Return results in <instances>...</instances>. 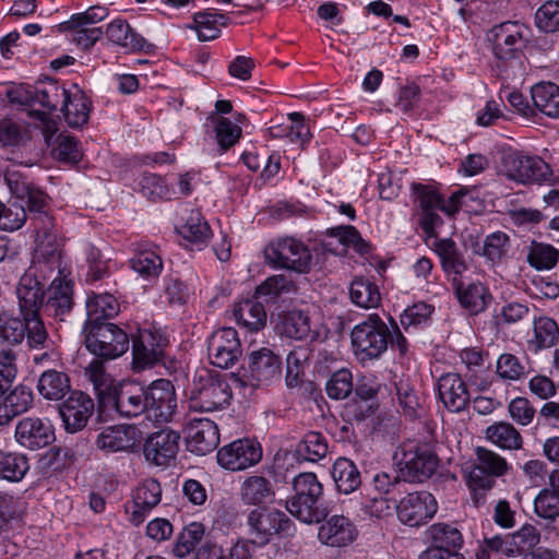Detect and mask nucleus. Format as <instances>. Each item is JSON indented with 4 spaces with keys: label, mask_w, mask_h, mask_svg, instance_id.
Masks as SVG:
<instances>
[{
    "label": "nucleus",
    "mask_w": 559,
    "mask_h": 559,
    "mask_svg": "<svg viewBox=\"0 0 559 559\" xmlns=\"http://www.w3.org/2000/svg\"><path fill=\"white\" fill-rule=\"evenodd\" d=\"M4 180L11 194L24 201L27 210L34 214L32 223L36 233L35 240L59 238L55 219L45 210L48 205V195L19 171H9Z\"/></svg>",
    "instance_id": "obj_1"
},
{
    "label": "nucleus",
    "mask_w": 559,
    "mask_h": 559,
    "mask_svg": "<svg viewBox=\"0 0 559 559\" xmlns=\"http://www.w3.org/2000/svg\"><path fill=\"white\" fill-rule=\"evenodd\" d=\"M294 495L286 502L287 511L304 523H319L328 515L323 507V487L314 473H301L293 480Z\"/></svg>",
    "instance_id": "obj_2"
},
{
    "label": "nucleus",
    "mask_w": 559,
    "mask_h": 559,
    "mask_svg": "<svg viewBox=\"0 0 559 559\" xmlns=\"http://www.w3.org/2000/svg\"><path fill=\"white\" fill-rule=\"evenodd\" d=\"M352 345L356 358L365 364L381 357L388 349L390 330L376 313L355 325L352 331Z\"/></svg>",
    "instance_id": "obj_3"
},
{
    "label": "nucleus",
    "mask_w": 559,
    "mask_h": 559,
    "mask_svg": "<svg viewBox=\"0 0 559 559\" xmlns=\"http://www.w3.org/2000/svg\"><path fill=\"white\" fill-rule=\"evenodd\" d=\"M393 460L402 477L408 481H423L437 469L438 457L428 444L406 441L400 445Z\"/></svg>",
    "instance_id": "obj_4"
},
{
    "label": "nucleus",
    "mask_w": 559,
    "mask_h": 559,
    "mask_svg": "<svg viewBox=\"0 0 559 559\" xmlns=\"http://www.w3.org/2000/svg\"><path fill=\"white\" fill-rule=\"evenodd\" d=\"M145 388L134 383L120 384L102 397L97 417L107 421L117 413L120 417L132 418L145 415Z\"/></svg>",
    "instance_id": "obj_5"
},
{
    "label": "nucleus",
    "mask_w": 559,
    "mask_h": 559,
    "mask_svg": "<svg viewBox=\"0 0 559 559\" xmlns=\"http://www.w3.org/2000/svg\"><path fill=\"white\" fill-rule=\"evenodd\" d=\"M248 535L252 545L264 547L274 536H289L295 527L292 520L274 508H255L247 515Z\"/></svg>",
    "instance_id": "obj_6"
},
{
    "label": "nucleus",
    "mask_w": 559,
    "mask_h": 559,
    "mask_svg": "<svg viewBox=\"0 0 559 559\" xmlns=\"http://www.w3.org/2000/svg\"><path fill=\"white\" fill-rule=\"evenodd\" d=\"M265 261L276 269H286L298 274L311 270L312 255L308 247L294 237H282L264 249Z\"/></svg>",
    "instance_id": "obj_7"
},
{
    "label": "nucleus",
    "mask_w": 559,
    "mask_h": 559,
    "mask_svg": "<svg viewBox=\"0 0 559 559\" xmlns=\"http://www.w3.org/2000/svg\"><path fill=\"white\" fill-rule=\"evenodd\" d=\"M528 27L518 21H506L487 33L493 56L499 61L519 59L528 43Z\"/></svg>",
    "instance_id": "obj_8"
},
{
    "label": "nucleus",
    "mask_w": 559,
    "mask_h": 559,
    "mask_svg": "<svg viewBox=\"0 0 559 559\" xmlns=\"http://www.w3.org/2000/svg\"><path fill=\"white\" fill-rule=\"evenodd\" d=\"M85 346L97 357L115 359L129 349L130 338L126 331L111 322L85 325Z\"/></svg>",
    "instance_id": "obj_9"
},
{
    "label": "nucleus",
    "mask_w": 559,
    "mask_h": 559,
    "mask_svg": "<svg viewBox=\"0 0 559 559\" xmlns=\"http://www.w3.org/2000/svg\"><path fill=\"white\" fill-rule=\"evenodd\" d=\"M231 388L226 378L218 373L203 371L191 392V407L201 412H214L229 405Z\"/></svg>",
    "instance_id": "obj_10"
},
{
    "label": "nucleus",
    "mask_w": 559,
    "mask_h": 559,
    "mask_svg": "<svg viewBox=\"0 0 559 559\" xmlns=\"http://www.w3.org/2000/svg\"><path fill=\"white\" fill-rule=\"evenodd\" d=\"M282 361L269 348H261L249 354L248 369L246 379L238 376L234 377V381L241 388L250 386L252 390L270 385L281 377Z\"/></svg>",
    "instance_id": "obj_11"
},
{
    "label": "nucleus",
    "mask_w": 559,
    "mask_h": 559,
    "mask_svg": "<svg viewBox=\"0 0 559 559\" xmlns=\"http://www.w3.org/2000/svg\"><path fill=\"white\" fill-rule=\"evenodd\" d=\"M145 418L158 424L171 421L177 409L175 388L169 380L159 379L145 388Z\"/></svg>",
    "instance_id": "obj_12"
},
{
    "label": "nucleus",
    "mask_w": 559,
    "mask_h": 559,
    "mask_svg": "<svg viewBox=\"0 0 559 559\" xmlns=\"http://www.w3.org/2000/svg\"><path fill=\"white\" fill-rule=\"evenodd\" d=\"M168 338L158 330H141L132 338L133 369L143 370L159 362L165 356Z\"/></svg>",
    "instance_id": "obj_13"
},
{
    "label": "nucleus",
    "mask_w": 559,
    "mask_h": 559,
    "mask_svg": "<svg viewBox=\"0 0 559 559\" xmlns=\"http://www.w3.org/2000/svg\"><path fill=\"white\" fill-rule=\"evenodd\" d=\"M262 459V448L253 439L235 440L217 452L218 464L228 471L239 472L257 465Z\"/></svg>",
    "instance_id": "obj_14"
},
{
    "label": "nucleus",
    "mask_w": 559,
    "mask_h": 559,
    "mask_svg": "<svg viewBox=\"0 0 559 559\" xmlns=\"http://www.w3.org/2000/svg\"><path fill=\"white\" fill-rule=\"evenodd\" d=\"M437 509V501L428 491L411 492L396 506L399 520L411 527L426 524Z\"/></svg>",
    "instance_id": "obj_15"
},
{
    "label": "nucleus",
    "mask_w": 559,
    "mask_h": 559,
    "mask_svg": "<svg viewBox=\"0 0 559 559\" xmlns=\"http://www.w3.org/2000/svg\"><path fill=\"white\" fill-rule=\"evenodd\" d=\"M207 352L212 365L222 369L233 367L242 352L237 331L233 328L215 331L209 340Z\"/></svg>",
    "instance_id": "obj_16"
},
{
    "label": "nucleus",
    "mask_w": 559,
    "mask_h": 559,
    "mask_svg": "<svg viewBox=\"0 0 559 559\" xmlns=\"http://www.w3.org/2000/svg\"><path fill=\"white\" fill-rule=\"evenodd\" d=\"M179 432L162 429L152 433L145 440L143 453L150 463L156 466H167L174 461L179 451Z\"/></svg>",
    "instance_id": "obj_17"
},
{
    "label": "nucleus",
    "mask_w": 559,
    "mask_h": 559,
    "mask_svg": "<svg viewBox=\"0 0 559 559\" xmlns=\"http://www.w3.org/2000/svg\"><path fill=\"white\" fill-rule=\"evenodd\" d=\"M93 400L81 391H74L59 406L64 429L70 433L82 430L94 412Z\"/></svg>",
    "instance_id": "obj_18"
},
{
    "label": "nucleus",
    "mask_w": 559,
    "mask_h": 559,
    "mask_svg": "<svg viewBox=\"0 0 559 559\" xmlns=\"http://www.w3.org/2000/svg\"><path fill=\"white\" fill-rule=\"evenodd\" d=\"M186 432L189 450L198 455H205L218 445V428L214 421L207 418L190 419Z\"/></svg>",
    "instance_id": "obj_19"
},
{
    "label": "nucleus",
    "mask_w": 559,
    "mask_h": 559,
    "mask_svg": "<svg viewBox=\"0 0 559 559\" xmlns=\"http://www.w3.org/2000/svg\"><path fill=\"white\" fill-rule=\"evenodd\" d=\"M15 438L20 445L37 450L49 445L55 440L51 425L38 417H25L15 428Z\"/></svg>",
    "instance_id": "obj_20"
},
{
    "label": "nucleus",
    "mask_w": 559,
    "mask_h": 559,
    "mask_svg": "<svg viewBox=\"0 0 559 559\" xmlns=\"http://www.w3.org/2000/svg\"><path fill=\"white\" fill-rule=\"evenodd\" d=\"M44 296L40 283L33 275L24 274L16 287L20 314L23 318L41 320L39 311H44Z\"/></svg>",
    "instance_id": "obj_21"
},
{
    "label": "nucleus",
    "mask_w": 559,
    "mask_h": 559,
    "mask_svg": "<svg viewBox=\"0 0 559 559\" xmlns=\"http://www.w3.org/2000/svg\"><path fill=\"white\" fill-rule=\"evenodd\" d=\"M62 276L58 275L52 280L44 301V313L60 321L71 311L73 306L72 284Z\"/></svg>",
    "instance_id": "obj_22"
},
{
    "label": "nucleus",
    "mask_w": 559,
    "mask_h": 559,
    "mask_svg": "<svg viewBox=\"0 0 559 559\" xmlns=\"http://www.w3.org/2000/svg\"><path fill=\"white\" fill-rule=\"evenodd\" d=\"M239 495L243 504L258 508L272 503L276 497L272 480L259 474H252L242 480Z\"/></svg>",
    "instance_id": "obj_23"
},
{
    "label": "nucleus",
    "mask_w": 559,
    "mask_h": 559,
    "mask_svg": "<svg viewBox=\"0 0 559 559\" xmlns=\"http://www.w3.org/2000/svg\"><path fill=\"white\" fill-rule=\"evenodd\" d=\"M35 324L44 325L43 320L20 318L9 310L0 311V341L4 344L16 346L28 338L34 331Z\"/></svg>",
    "instance_id": "obj_24"
},
{
    "label": "nucleus",
    "mask_w": 559,
    "mask_h": 559,
    "mask_svg": "<svg viewBox=\"0 0 559 559\" xmlns=\"http://www.w3.org/2000/svg\"><path fill=\"white\" fill-rule=\"evenodd\" d=\"M438 393L443 405L453 413L465 409L471 400L466 383L457 373H447L440 377Z\"/></svg>",
    "instance_id": "obj_25"
},
{
    "label": "nucleus",
    "mask_w": 559,
    "mask_h": 559,
    "mask_svg": "<svg viewBox=\"0 0 559 559\" xmlns=\"http://www.w3.org/2000/svg\"><path fill=\"white\" fill-rule=\"evenodd\" d=\"M68 92L56 81L50 80L34 91L16 92L17 96L11 97V102H17L26 106L40 104L49 110H56L59 105L62 106Z\"/></svg>",
    "instance_id": "obj_26"
},
{
    "label": "nucleus",
    "mask_w": 559,
    "mask_h": 559,
    "mask_svg": "<svg viewBox=\"0 0 559 559\" xmlns=\"http://www.w3.org/2000/svg\"><path fill=\"white\" fill-rule=\"evenodd\" d=\"M138 432L132 425L109 426L99 432L96 445L107 452L130 451L139 441Z\"/></svg>",
    "instance_id": "obj_27"
},
{
    "label": "nucleus",
    "mask_w": 559,
    "mask_h": 559,
    "mask_svg": "<svg viewBox=\"0 0 559 559\" xmlns=\"http://www.w3.org/2000/svg\"><path fill=\"white\" fill-rule=\"evenodd\" d=\"M357 530L344 515H333L326 520L318 532L321 543L331 547H344L355 540Z\"/></svg>",
    "instance_id": "obj_28"
},
{
    "label": "nucleus",
    "mask_w": 559,
    "mask_h": 559,
    "mask_svg": "<svg viewBox=\"0 0 559 559\" xmlns=\"http://www.w3.org/2000/svg\"><path fill=\"white\" fill-rule=\"evenodd\" d=\"M162 497V488L157 480L148 478L143 480L133 493V511L131 513V522L134 525L141 524L146 513L155 508Z\"/></svg>",
    "instance_id": "obj_29"
},
{
    "label": "nucleus",
    "mask_w": 559,
    "mask_h": 559,
    "mask_svg": "<svg viewBox=\"0 0 559 559\" xmlns=\"http://www.w3.org/2000/svg\"><path fill=\"white\" fill-rule=\"evenodd\" d=\"M27 346L33 350H41L33 356V362L43 368H50V365L60 362V354L57 350L53 341L49 337L44 325L35 324L31 333Z\"/></svg>",
    "instance_id": "obj_30"
},
{
    "label": "nucleus",
    "mask_w": 559,
    "mask_h": 559,
    "mask_svg": "<svg viewBox=\"0 0 559 559\" xmlns=\"http://www.w3.org/2000/svg\"><path fill=\"white\" fill-rule=\"evenodd\" d=\"M69 376L55 368L45 369L37 380V391L41 397L48 401H60L70 391Z\"/></svg>",
    "instance_id": "obj_31"
},
{
    "label": "nucleus",
    "mask_w": 559,
    "mask_h": 559,
    "mask_svg": "<svg viewBox=\"0 0 559 559\" xmlns=\"http://www.w3.org/2000/svg\"><path fill=\"white\" fill-rule=\"evenodd\" d=\"M33 403V393L25 385H17L0 403V425L9 424L14 417L27 412Z\"/></svg>",
    "instance_id": "obj_32"
},
{
    "label": "nucleus",
    "mask_w": 559,
    "mask_h": 559,
    "mask_svg": "<svg viewBox=\"0 0 559 559\" xmlns=\"http://www.w3.org/2000/svg\"><path fill=\"white\" fill-rule=\"evenodd\" d=\"M120 311L117 299L110 294H94L87 298L85 325L102 324L109 322Z\"/></svg>",
    "instance_id": "obj_33"
},
{
    "label": "nucleus",
    "mask_w": 559,
    "mask_h": 559,
    "mask_svg": "<svg viewBox=\"0 0 559 559\" xmlns=\"http://www.w3.org/2000/svg\"><path fill=\"white\" fill-rule=\"evenodd\" d=\"M91 103L81 90L68 92L61 106L64 120L71 128L84 126L88 121Z\"/></svg>",
    "instance_id": "obj_34"
},
{
    "label": "nucleus",
    "mask_w": 559,
    "mask_h": 559,
    "mask_svg": "<svg viewBox=\"0 0 559 559\" xmlns=\"http://www.w3.org/2000/svg\"><path fill=\"white\" fill-rule=\"evenodd\" d=\"M281 334L299 341L314 340L317 334L311 330L309 316L300 310H292L281 317L278 325Z\"/></svg>",
    "instance_id": "obj_35"
},
{
    "label": "nucleus",
    "mask_w": 559,
    "mask_h": 559,
    "mask_svg": "<svg viewBox=\"0 0 559 559\" xmlns=\"http://www.w3.org/2000/svg\"><path fill=\"white\" fill-rule=\"evenodd\" d=\"M227 15L212 11H202L193 14V23L188 28L194 29L202 41L212 40L219 36L221 27L226 26Z\"/></svg>",
    "instance_id": "obj_36"
},
{
    "label": "nucleus",
    "mask_w": 559,
    "mask_h": 559,
    "mask_svg": "<svg viewBox=\"0 0 559 559\" xmlns=\"http://www.w3.org/2000/svg\"><path fill=\"white\" fill-rule=\"evenodd\" d=\"M485 437L492 444L502 450H520L523 447V438L518 429L510 423L498 421L488 426Z\"/></svg>",
    "instance_id": "obj_37"
},
{
    "label": "nucleus",
    "mask_w": 559,
    "mask_h": 559,
    "mask_svg": "<svg viewBox=\"0 0 559 559\" xmlns=\"http://www.w3.org/2000/svg\"><path fill=\"white\" fill-rule=\"evenodd\" d=\"M332 477L340 492H354L361 485V475L353 461L338 457L332 467Z\"/></svg>",
    "instance_id": "obj_38"
},
{
    "label": "nucleus",
    "mask_w": 559,
    "mask_h": 559,
    "mask_svg": "<svg viewBox=\"0 0 559 559\" xmlns=\"http://www.w3.org/2000/svg\"><path fill=\"white\" fill-rule=\"evenodd\" d=\"M535 108L550 118H559V86L551 82H542L531 90Z\"/></svg>",
    "instance_id": "obj_39"
},
{
    "label": "nucleus",
    "mask_w": 559,
    "mask_h": 559,
    "mask_svg": "<svg viewBox=\"0 0 559 559\" xmlns=\"http://www.w3.org/2000/svg\"><path fill=\"white\" fill-rule=\"evenodd\" d=\"M435 251L441 260V265L447 274L462 275L467 270L463 253L457 249L456 243L449 238L435 242Z\"/></svg>",
    "instance_id": "obj_40"
},
{
    "label": "nucleus",
    "mask_w": 559,
    "mask_h": 559,
    "mask_svg": "<svg viewBox=\"0 0 559 559\" xmlns=\"http://www.w3.org/2000/svg\"><path fill=\"white\" fill-rule=\"evenodd\" d=\"M106 35L110 41L130 50H142L146 45L145 39L121 19L108 24Z\"/></svg>",
    "instance_id": "obj_41"
},
{
    "label": "nucleus",
    "mask_w": 559,
    "mask_h": 559,
    "mask_svg": "<svg viewBox=\"0 0 559 559\" xmlns=\"http://www.w3.org/2000/svg\"><path fill=\"white\" fill-rule=\"evenodd\" d=\"M236 321L250 331H259L265 325L266 312L263 305L253 299L237 304L234 308Z\"/></svg>",
    "instance_id": "obj_42"
},
{
    "label": "nucleus",
    "mask_w": 559,
    "mask_h": 559,
    "mask_svg": "<svg viewBox=\"0 0 559 559\" xmlns=\"http://www.w3.org/2000/svg\"><path fill=\"white\" fill-rule=\"evenodd\" d=\"M526 261L537 271H548L559 261V250L550 243L531 241L526 248Z\"/></svg>",
    "instance_id": "obj_43"
},
{
    "label": "nucleus",
    "mask_w": 559,
    "mask_h": 559,
    "mask_svg": "<svg viewBox=\"0 0 559 559\" xmlns=\"http://www.w3.org/2000/svg\"><path fill=\"white\" fill-rule=\"evenodd\" d=\"M35 259L39 264H44L50 271H57L58 275H63L62 266V241L60 238L53 240H35Z\"/></svg>",
    "instance_id": "obj_44"
},
{
    "label": "nucleus",
    "mask_w": 559,
    "mask_h": 559,
    "mask_svg": "<svg viewBox=\"0 0 559 559\" xmlns=\"http://www.w3.org/2000/svg\"><path fill=\"white\" fill-rule=\"evenodd\" d=\"M533 330L534 337L528 341V346L535 352L552 347L559 340L558 324L549 317L535 319Z\"/></svg>",
    "instance_id": "obj_45"
},
{
    "label": "nucleus",
    "mask_w": 559,
    "mask_h": 559,
    "mask_svg": "<svg viewBox=\"0 0 559 559\" xmlns=\"http://www.w3.org/2000/svg\"><path fill=\"white\" fill-rule=\"evenodd\" d=\"M349 296L356 306L365 309L377 308L381 301L378 286L362 277H356L350 283Z\"/></svg>",
    "instance_id": "obj_46"
},
{
    "label": "nucleus",
    "mask_w": 559,
    "mask_h": 559,
    "mask_svg": "<svg viewBox=\"0 0 559 559\" xmlns=\"http://www.w3.org/2000/svg\"><path fill=\"white\" fill-rule=\"evenodd\" d=\"M29 468L26 455L0 450V479L16 483L24 478Z\"/></svg>",
    "instance_id": "obj_47"
},
{
    "label": "nucleus",
    "mask_w": 559,
    "mask_h": 559,
    "mask_svg": "<svg viewBox=\"0 0 559 559\" xmlns=\"http://www.w3.org/2000/svg\"><path fill=\"white\" fill-rule=\"evenodd\" d=\"M297 286L292 278L284 274L267 277L255 289L257 297H266V301H275L282 296L296 294Z\"/></svg>",
    "instance_id": "obj_48"
},
{
    "label": "nucleus",
    "mask_w": 559,
    "mask_h": 559,
    "mask_svg": "<svg viewBox=\"0 0 559 559\" xmlns=\"http://www.w3.org/2000/svg\"><path fill=\"white\" fill-rule=\"evenodd\" d=\"M329 452L325 437L317 431L308 432L297 444V455L309 462H318L326 456Z\"/></svg>",
    "instance_id": "obj_49"
},
{
    "label": "nucleus",
    "mask_w": 559,
    "mask_h": 559,
    "mask_svg": "<svg viewBox=\"0 0 559 559\" xmlns=\"http://www.w3.org/2000/svg\"><path fill=\"white\" fill-rule=\"evenodd\" d=\"M456 294L462 307L468 309L472 313L483 311L487 306V289L481 284H469L463 287L461 283L456 284Z\"/></svg>",
    "instance_id": "obj_50"
},
{
    "label": "nucleus",
    "mask_w": 559,
    "mask_h": 559,
    "mask_svg": "<svg viewBox=\"0 0 559 559\" xmlns=\"http://www.w3.org/2000/svg\"><path fill=\"white\" fill-rule=\"evenodd\" d=\"M178 231L185 240L191 243V249L195 247L198 250H201L206 243L211 233L207 223L201 219L199 213L191 214Z\"/></svg>",
    "instance_id": "obj_51"
},
{
    "label": "nucleus",
    "mask_w": 559,
    "mask_h": 559,
    "mask_svg": "<svg viewBox=\"0 0 559 559\" xmlns=\"http://www.w3.org/2000/svg\"><path fill=\"white\" fill-rule=\"evenodd\" d=\"M427 535L432 542L431 548H460L463 538L460 531L452 525L437 523L427 530Z\"/></svg>",
    "instance_id": "obj_52"
},
{
    "label": "nucleus",
    "mask_w": 559,
    "mask_h": 559,
    "mask_svg": "<svg viewBox=\"0 0 559 559\" xmlns=\"http://www.w3.org/2000/svg\"><path fill=\"white\" fill-rule=\"evenodd\" d=\"M523 185H555V171L551 166L536 155H528Z\"/></svg>",
    "instance_id": "obj_53"
},
{
    "label": "nucleus",
    "mask_w": 559,
    "mask_h": 559,
    "mask_svg": "<svg viewBox=\"0 0 559 559\" xmlns=\"http://www.w3.org/2000/svg\"><path fill=\"white\" fill-rule=\"evenodd\" d=\"M528 155L520 151L504 153L501 157L500 171L510 180L523 183Z\"/></svg>",
    "instance_id": "obj_54"
},
{
    "label": "nucleus",
    "mask_w": 559,
    "mask_h": 559,
    "mask_svg": "<svg viewBox=\"0 0 559 559\" xmlns=\"http://www.w3.org/2000/svg\"><path fill=\"white\" fill-rule=\"evenodd\" d=\"M204 535V526L202 523L192 522L187 525L179 534L174 547L177 557L183 558L189 555L200 543Z\"/></svg>",
    "instance_id": "obj_55"
},
{
    "label": "nucleus",
    "mask_w": 559,
    "mask_h": 559,
    "mask_svg": "<svg viewBox=\"0 0 559 559\" xmlns=\"http://www.w3.org/2000/svg\"><path fill=\"white\" fill-rule=\"evenodd\" d=\"M130 263L136 273L146 278L156 277L163 267L160 257L148 249L139 250Z\"/></svg>",
    "instance_id": "obj_56"
},
{
    "label": "nucleus",
    "mask_w": 559,
    "mask_h": 559,
    "mask_svg": "<svg viewBox=\"0 0 559 559\" xmlns=\"http://www.w3.org/2000/svg\"><path fill=\"white\" fill-rule=\"evenodd\" d=\"M214 132L219 152L224 153L239 141L242 130L229 119L218 117L215 119Z\"/></svg>",
    "instance_id": "obj_57"
},
{
    "label": "nucleus",
    "mask_w": 559,
    "mask_h": 559,
    "mask_svg": "<svg viewBox=\"0 0 559 559\" xmlns=\"http://www.w3.org/2000/svg\"><path fill=\"white\" fill-rule=\"evenodd\" d=\"M535 25L544 33L559 31V0L546 1L535 13Z\"/></svg>",
    "instance_id": "obj_58"
},
{
    "label": "nucleus",
    "mask_w": 559,
    "mask_h": 559,
    "mask_svg": "<svg viewBox=\"0 0 559 559\" xmlns=\"http://www.w3.org/2000/svg\"><path fill=\"white\" fill-rule=\"evenodd\" d=\"M510 248V238L506 233L496 231L488 235L484 242V255L492 263H500Z\"/></svg>",
    "instance_id": "obj_59"
},
{
    "label": "nucleus",
    "mask_w": 559,
    "mask_h": 559,
    "mask_svg": "<svg viewBox=\"0 0 559 559\" xmlns=\"http://www.w3.org/2000/svg\"><path fill=\"white\" fill-rule=\"evenodd\" d=\"M52 154L59 162L67 164H78L82 158L75 138L63 133L57 136Z\"/></svg>",
    "instance_id": "obj_60"
},
{
    "label": "nucleus",
    "mask_w": 559,
    "mask_h": 559,
    "mask_svg": "<svg viewBox=\"0 0 559 559\" xmlns=\"http://www.w3.org/2000/svg\"><path fill=\"white\" fill-rule=\"evenodd\" d=\"M85 374L93 382L94 389L98 397V404L102 402V397L116 388L112 385L109 374L105 372V368L102 361L94 359L85 368Z\"/></svg>",
    "instance_id": "obj_61"
},
{
    "label": "nucleus",
    "mask_w": 559,
    "mask_h": 559,
    "mask_svg": "<svg viewBox=\"0 0 559 559\" xmlns=\"http://www.w3.org/2000/svg\"><path fill=\"white\" fill-rule=\"evenodd\" d=\"M27 215L24 205L17 203L3 204L0 212V229L14 231L20 229L26 222Z\"/></svg>",
    "instance_id": "obj_62"
},
{
    "label": "nucleus",
    "mask_w": 559,
    "mask_h": 559,
    "mask_svg": "<svg viewBox=\"0 0 559 559\" xmlns=\"http://www.w3.org/2000/svg\"><path fill=\"white\" fill-rule=\"evenodd\" d=\"M534 510L543 519L555 520L559 516V496L544 488L534 500Z\"/></svg>",
    "instance_id": "obj_63"
},
{
    "label": "nucleus",
    "mask_w": 559,
    "mask_h": 559,
    "mask_svg": "<svg viewBox=\"0 0 559 559\" xmlns=\"http://www.w3.org/2000/svg\"><path fill=\"white\" fill-rule=\"evenodd\" d=\"M477 466L485 472L489 473L493 477L501 476L508 468L507 461L493 451L485 448L476 449Z\"/></svg>",
    "instance_id": "obj_64"
}]
</instances>
